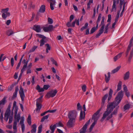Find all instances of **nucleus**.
Listing matches in <instances>:
<instances>
[{
    "instance_id": "nucleus-2",
    "label": "nucleus",
    "mask_w": 133,
    "mask_h": 133,
    "mask_svg": "<svg viewBox=\"0 0 133 133\" xmlns=\"http://www.w3.org/2000/svg\"><path fill=\"white\" fill-rule=\"evenodd\" d=\"M21 118V116L20 115V114L18 113V114H15L14 118V124L13 125V129L14 130H16V131H17V128L16 126L18 123L19 121Z\"/></svg>"
},
{
    "instance_id": "nucleus-59",
    "label": "nucleus",
    "mask_w": 133,
    "mask_h": 133,
    "mask_svg": "<svg viewBox=\"0 0 133 133\" xmlns=\"http://www.w3.org/2000/svg\"><path fill=\"white\" fill-rule=\"evenodd\" d=\"M83 109L84 110V118L85 116V111H86V109L85 105V104H84L83 105Z\"/></svg>"
},
{
    "instance_id": "nucleus-53",
    "label": "nucleus",
    "mask_w": 133,
    "mask_h": 133,
    "mask_svg": "<svg viewBox=\"0 0 133 133\" xmlns=\"http://www.w3.org/2000/svg\"><path fill=\"white\" fill-rule=\"evenodd\" d=\"M3 112H2L1 113V115L0 117V119L1 120V122L2 123H3Z\"/></svg>"
},
{
    "instance_id": "nucleus-56",
    "label": "nucleus",
    "mask_w": 133,
    "mask_h": 133,
    "mask_svg": "<svg viewBox=\"0 0 133 133\" xmlns=\"http://www.w3.org/2000/svg\"><path fill=\"white\" fill-rule=\"evenodd\" d=\"M14 60L13 58L12 57L11 60V63L12 66H13L14 65Z\"/></svg>"
},
{
    "instance_id": "nucleus-55",
    "label": "nucleus",
    "mask_w": 133,
    "mask_h": 133,
    "mask_svg": "<svg viewBox=\"0 0 133 133\" xmlns=\"http://www.w3.org/2000/svg\"><path fill=\"white\" fill-rule=\"evenodd\" d=\"M94 117V118H93V116H92V119L94 120V121L96 120V121H97L99 117H97L96 116H95Z\"/></svg>"
},
{
    "instance_id": "nucleus-28",
    "label": "nucleus",
    "mask_w": 133,
    "mask_h": 133,
    "mask_svg": "<svg viewBox=\"0 0 133 133\" xmlns=\"http://www.w3.org/2000/svg\"><path fill=\"white\" fill-rule=\"evenodd\" d=\"M121 66H118L116 68L114 69L112 71V74H114L117 72L121 68Z\"/></svg>"
},
{
    "instance_id": "nucleus-23",
    "label": "nucleus",
    "mask_w": 133,
    "mask_h": 133,
    "mask_svg": "<svg viewBox=\"0 0 133 133\" xmlns=\"http://www.w3.org/2000/svg\"><path fill=\"white\" fill-rule=\"evenodd\" d=\"M36 89L39 92H43L44 91V89L43 88H41L40 86L38 85L36 87Z\"/></svg>"
},
{
    "instance_id": "nucleus-3",
    "label": "nucleus",
    "mask_w": 133,
    "mask_h": 133,
    "mask_svg": "<svg viewBox=\"0 0 133 133\" xmlns=\"http://www.w3.org/2000/svg\"><path fill=\"white\" fill-rule=\"evenodd\" d=\"M102 20L100 25H102V26L99 31V32L96 35V37L97 38L99 37L103 33L104 31V29L105 26L104 24V16L102 17Z\"/></svg>"
},
{
    "instance_id": "nucleus-22",
    "label": "nucleus",
    "mask_w": 133,
    "mask_h": 133,
    "mask_svg": "<svg viewBox=\"0 0 133 133\" xmlns=\"http://www.w3.org/2000/svg\"><path fill=\"white\" fill-rule=\"evenodd\" d=\"M14 33L11 29H9L6 32V34L8 36H10Z\"/></svg>"
},
{
    "instance_id": "nucleus-34",
    "label": "nucleus",
    "mask_w": 133,
    "mask_h": 133,
    "mask_svg": "<svg viewBox=\"0 0 133 133\" xmlns=\"http://www.w3.org/2000/svg\"><path fill=\"white\" fill-rule=\"evenodd\" d=\"M49 115H48L46 116H44L42 118L41 122H43L46 119H47L49 117Z\"/></svg>"
},
{
    "instance_id": "nucleus-50",
    "label": "nucleus",
    "mask_w": 133,
    "mask_h": 133,
    "mask_svg": "<svg viewBox=\"0 0 133 133\" xmlns=\"http://www.w3.org/2000/svg\"><path fill=\"white\" fill-rule=\"evenodd\" d=\"M10 114V110H6V112L4 115L9 116Z\"/></svg>"
},
{
    "instance_id": "nucleus-7",
    "label": "nucleus",
    "mask_w": 133,
    "mask_h": 133,
    "mask_svg": "<svg viewBox=\"0 0 133 133\" xmlns=\"http://www.w3.org/2000/svg\"><path fill=\"white\" fill-rule=\"evenodd\" d=\"M69 120L67 123L66 125L69 128H71L75 125V120L74 119H69Z\"/></svg>"
},
{
    "instance_id": "nucleus-46",
    "label": "nucleus",
    "mask_w": 133,
    "mask_h": 133,
    "mask_svg": "<svg viewBox=\"0 0 133 133\" xmlns=\"http://www.w3.org/2000/svg\"><path fill=\"white\" fill-rule=\"evenodd\" d=\"M61 127L63 128V130L64 129V125L62 122L60 121L59 122V127Z\"/></svg>"
},
{
    "instance_id": "nucleus-35",
    "label": "nucleus",
    "mask_w": 133,
    "mask_h": 133,
    "mask_svg": "<svg viewBox=\"0 0 133 133\" xmlns=\"http://www.w3.org/2000/svg\"><path fill=\"white\" fill-rule=\"evenodd\" d=\"M102 108L101 107V108L99 109L98 110H97V112L94 113L93 115V118H94V117L95 116H97L98 115V114L100 112V111H101Z\"/></svg>"
},
{
    "instance_id": "nucleus-57",
    "label": "nucleus",
    "mask_w": 133,
    "mask_h": 133,
    "mask_svg": "<svg viewBox=\"0 0 133 133\" xmlns=\"http://www.w3.org/2000/svg\"><path fill=\"white\" fill-rule=\"evenodd\" d=\"M26 67L27 66H26L25 65H24L22 69L21 70V73H22V74L23 73V72L25 71V70Z\"/></svg>"
},
{
    "instance_id": "nucleus-39",
    "label": "nucleus",
    "mask_w": 133,
    "mask_h": 133,
    "mask_svg": "<svg viewBox=\"0 0 133 133\" xmlns=\"http://www.w3.org/2000/svg\"><path fill=\"white\" fill-rule=\"evenodd\" d=\"M88 24L87 23H85L84 25V26H83L81 29V31H83L84 29H87L88 27Z\"/></svg>"
},
{
    "instance_id": "nucleus-47",
    "label": "nucleus",
    "mask_w": 133,
    "mask_h": 133,
    "mask_svg": "<svg viewBox=\"0 0 133 133\" xmlns=\"http://www.w3.org/2000/svg\"><path fill=\"white\" fill-rule=\"evenodd\" d=\"M42 125H41L38 128V133H41L42 132Z\"/></svg>"
},
{
    "instance_id": "nucleus-51",
    "label": "nucleus",
    "mask_w": 133,
    "mask_h": 133,
    "mask_svg": "<svg viewBox=\"0 0 133 133\" xmlns=\"http://www.w3.org/2000/svg\"><path fill=\"white\" fill-rule=\"evenodd\" d=\"M82 90L83 92H85L86 91V86L85 84H84L82 86Z\"/></svg>"
},
{
    "instance_id": "nucleus-33",
    "label": "nucleus",
    "mask_w": 133,
    "mask_h": 133,
    "mask_svg": "<svg viewBox=\"0 0 133 133\" xmlns=\"http://www.w3.org/2000/svg\"><path fill=\"white\" fill-rule=\"evenodd\" d=\"M43 96H41L37 99L36 104H41L42 102V98Z\"/></svg>"
},
{
    "instance_id": "nucleus-36",
    "label": "nucleus",
    "mask_w": 133,
    "mask_h": 133,
    "mask_svg": "<svg viewBox=\"0 0 133 133\" xmlns=\"http://www.w3.org/2000/svg\"><path fill=\"white\" fill-rule=\"evenodd\" d=\"M9 10V9L8 8H6L5 9H3L1 11L2 14H3V15H5V14L6 13H10L9 12H8V11Z\"/></svg>"
},
{
    "instance_id": "nucleus-21",
    "label": "nucleus",
    "mask_w": 133,
    "mask_h": 133,
    "mask_svg": "<svg viewBox=\"0 0 133 133\" xmlns=\"http://www.w3.org/2000/svg\"><path fill=\"white\" fill-rule=\"evenodd\" d=\"M36 106L37 108L36 109V111L38 112H39L42 108V105L41 104H36Z\"/></svg>"
},
{
    "instance_id": "nucleus-37",
    "label": "nucleus",
    "mask_w": 133,
    "mask_h": 133,
    "mask_svg": "<svg viewBox=\"0 0 133 133\" xmlns=\"http://www.w3.org/2000/svg\"><path fill=\"white\" fill-rule=\"evenodd\" d=\"M101 14H99V15L97 21H96V24L98 26V23H99L100 21L101 20Z\"/></svg>"
},
{
    "instance_id": "nucleus-15",
    "label": "nucleus",
    "mask_w": 133,
    "mask_h": 133,
    "mask_svg": "<svg viewBox=\"0 0 133 133\" xmlns=\"http://www.w3.org/2000/svg\"><path fill=\"white\" fill-rule=\"evenodd\" d=\"M16 102L15 101H14L13 103V110H14V114H17V112L18 109V107L16 105Z\"/></svg>"
},
{
    "instance_id": "nucleus-29",
    "label": "nucleus",
    "mask_w": 133,
    "mask_h": 133,
    "mask_svg": "<svg viewBox=\"0 0 133 133\" xmlns=\"http://www.w3.org/2000/svg\"><path fill=\"white\" fill-rule=\"evenodd\" d=\"M122 82L121 81H119L117 85V91L121 90V88Z\"/></svg>"
},
{
    "instance_id": "nucleus-10",
    "label": "nucleus",
    "mask_w": 133,
    "mask_h": 133,
    "mask_svg": "<svg viewBox=\"0 0 133 133\" xmlns=\"http://www.w3.org/2000/svg\"><path fill=\"white\" fill-rule=\"evenodd\" d=\"M20 90L19 91V94L22 101H23L24 98L25 97V95L23 89L21 86H20Z\"/></svg>"
},
{
    "instance_id": "nucleus-17",
    "label": "nucleus",
    "mask_w": 133,
    "mask_h": 133,
    "mask_svg": "<svg viewBox=\"0 0 133 133\" xmlns=\"http://www.w3.org/2000/svg\"><path fill=\"white\" fill-rule=\"evenodd\" d=\"M105 80L106 83H108L109 82L110 79V72H108L107 74V76L106 74L105 75Z\"/></svg>"
},
{
    "instance_id": "nucleus-11",
    "label": "nucleus",
    "mask_w": 133,
    "mask_h": 133,
    "mask_svg": "<svg viewBox=\"0 0 133 133\" xmlns=\"http://www.w3.org/2000/svg\"><path fill=\"white\" fill-rule=\"evenodd\" d=\"M53 29L52 25H49L48 26L43 28V30L45 32H48L52 31Z\"/></svg>"
},
{
    "instance_id": "nucleus-8",
    "label": "nucleus",
    "mask_w": 133,
    "mask_h": 133,
    "mask_svg": "<svg viewBox=\"0 0 133 133\" xmlns=\"http://www.w3.org/2000/svg\"><path fill=\"white\" fill-rule=\"evenodd\" d=\"M119 108V106H118L112 112L111 114L107 118L106 120H108L113 117V115H116L118 111Z\"/></svg>"
},
{
    "instance_id": "nucleus-13",
    "label": "nucleus",
    "mask_w": 133,
    "mask_h": 133,
    "mask_svg": "<svg viewBox=\"0 0 133 133\" xmlns=\"http://www.w3.org/2000/svg\"><path fill=\"white\" fill-rule=\"evenodd\" d=\"M33 29L37 32L41 31V26L39 25H35L34 26Z\"/></svg>"
},
{
    "instance_id": "nucleus-24",
    "label": "nucleus",
    "mask_w": 133,
    "mask_h": 133,
    "mask_svg": "<svg viewBox=\"0 0 133 133\" xmlns=\"http://www.w3.org/2000/svg\"><path fill=\"white\" fill-rule=\"evenodd\" d=\"M133 55V47L131 51L130 52L129 56L128 59V62L129 63H130L131 61V60L132 57Z\"/></svg>"
},
{
    "instance_id": "nucleus-42",
    "label": "nucleus",
    "mask_w": 133,
    "mask_h": 133,
    "mask_svg": "<svg viewBox=\"0 0 133 133\" xmlns=\"http://www.w3.org/2000/svg\"><path fill=\"white\" fill-rule=\"evenodd\" d=\"M36 36L40 38H42V39H45L46 38V37L45 36L40 34H36Z\"/></svg>"
},
{
    "instance_id": "nucleus-44",
    "label": "nucleus",
    "mask_w": 133,
    "mask_h": 133,
    "mask_svg": "<svg viewBox=\"0 0 133 133\" xmlns=\"http://www.w3.org/2000/svg\"><path fill=\"white\" fill-rule=\"evenodd\" d=\"M42 39L40 41V46H42L45 43V41H44V39Z\"/></svg>"
},
{
    "instance_id": "nucleus-18",
    "label": "nucleus",
    "mask_w": 133,
    "mask_h": 133,
    "mask_svg": "<svg viewBox=\"0 0 133 133\" xmlns=\"http://www.w3.org/2000/svg\"><path fill=\"white\" fill-rule=\"evenodd\" d=\"M58 125V124L57 123L56 124H55L53 126L51 125L50 126V129L51 131L50 132L51 133H54L56 125Z\"/></svg>"
},
{
    "instance_id": "nucleus-63",
    "label": "nucleus",
    "mask_w": 133,
    "mask_h": 133,
    "mask_svg": "<svg viewBox=\"0 0 133 133\" xmlns=\"http://www.w3.org/2000/svg\"><path fill=\"white\" fill-rule=\"evenodd\" d=\"M125 94L128 97L130 96V94L129 92L128 91L125 92Z\"/></svg>"
},
{
    "instance_id": "nucleus-43",
    "label": "nucleus",
    "mask_w": 133,
    "mask_h": 133,
    "mask_svg": "<svg viewBox=\"0 0 133 133\" xmlns=\"http://www.w3.org/2000/svg\"><path fill=\"white\" fill-rule=\"evenodd\" d=\"M45 46L47 47L46 48V52L47 53H48V50H50V47L49 44H45Z\"/></svg>"
},
{
    "instance_id": "nucleus-16",
    "label": "nucleus",
    "mask_w": 133,
    "mask_h": 133,
    "mask_svg": "<svg viewBox=\"0 0 133 133\" xmlns=\"http://www.w3.org/2000/svg\"><path fill=\"white\" fill-rule=\"evenodd\" d=\"M76 19H75L73 22H72V24H71V22L70 21L68 22L66 24V25L68 27H75V24L76 23Z\"/></svg>"
},
{
    "instance_id": "nucleus-62",
    "label": "nucleus",
    "mask_w": 133,
    "mask_h": 133,
    "mask_svg": "<svg viewBox=\"0 0 133 133\" xmlns=\"http://www.w3.org/2000/svg\"><path fill=\"white\" fill-rule=\"evenodd\" d=\"M13 120V117L12 116H11L9 117V123H11Z\"/></svg>"
},
{
    "instance_id": "nucleus-25",
    "label": "nucleus",
    "mask_w": 133,
    "mask_h": 133,
    "mask_svg": "<svg viewBox=\"0 0 133 133\" xmlns=\"http://www.w3.org/2000/svg\"><path fill=\"white\" fill-rule=\"evenodd\" d=\"M32 129L31 130V133H35L36 131V126L35 124H34L32 126Z\"/></svg>"
},
{
    "instance_id": "nucleus-31",
    "label": "nucleus",
    "mask_w": 133,
    "mask_h": 133,
    "mask_svg": "<svg viewBox=\"0 0 133 133\" xmlns=\"http://www.w3.org/2000/svg\"><path fill=\"white\" fill-rule=\"evenodd\" d=\"M38 47L37 46H34L32 48L29 50V53L35 51V49Z\"/></svg>"
},
{
    "instance_id": "nucleus-27",
    "label": "nucleus",
    "mask_w": 133,
    "mask_h": 133,
    "mask_svg": "<svg viewBox=\"0 0 133 133\" xmlns=\"http://www.w3.org/2000/svg\"><path fill=\"white\" fill-rule=\"evenodd\" d=\"M45 6L43 5H42L39 9V12H41L43 13L44 12L45 10Z\"/></svg>"
},
{
    "instance_id": "nucleus-1",
    "label": "nucleus",
    "mask_w": 133,
    "mask_h": 133,
    "mask_svg": "<svg viewBox=\"0 0 133 133\" xmlns=\"http://www.w3.org/2000/svg\"><path fill=\"white\" fill-rule=\"evenodd\" d=\"M121 102L119 100L115 98L114 101L112 102L109 103L107 105L106 110L103 114L101 121H103L106 117L112 112L115 107L118 106V105Z\"/></svg>"
},
{
    "instance_id": "nucleus-60",
    "label": "nucleus",
    "mask_w": 133,
    "mask_h": 133,
    "mask_svg": "<svg viewBox=\"0 0 133 133\" xmlns=\"http://www.w3.org/2000/svg\"><path fill=\"white\" fill-rule=\"evenodd\" d=\"M56 109H54L52 110H48L47 111L48 112H49L50 113H54L56 111Z\"/></svg>"
},
{
    "instance_id": "nucleus-54",
    "label": "nucleus",
    "mask_w": 133,
    "mask_h": 133,
    "mask_svg": "<svg viewBox=\"0 0 133 133\" xmlns=\"http://www.w3.org/2000/svg\"><path fill=\"white\" fill-rule=\"evenodd\" d=\"M77 110H80L81 109V107L79 103H77Z\"/></svg>"
},
{
    "instance_id": "nucleus-30",
    "label": "nucleus",
    "mask_w": 133,
    "mask_h": 133,
    "mask_svg": "<svg viewBox=\"0 0 133 133\" xmlns=\"http://www.w3.org/2000/svg\"><path fill=\"white\" fill-rule=\"evenodd\" d=\"M130 105L129 104L125 105L123 107L124 111H125L126 110L129 109L130 108Z\"/></svg>"
},
{
    "instance_id": "nucleus-38",
    "label": "nucleus",
    "mask_w": 133,
    "mask_h": 133,
    "mask_svg": "<svg viewBox=\"0 0 133 133\" xmlns=\"http://www.w3.org/2000/svg\"><path fill=\"white\" fill-rule=\"evenodd\" d=\"M131 47V46H128L127 51L125 52L126 57L128 55L129 51L130 50Z\"/></svg>"
},
{
    "instance_id": "nucleus-26",
    "label": "nucleus",
    "mask_w": 133,
    "mask_h": 133,
    "mask_svg": "<svg viewBox=\"0 0 133 133\" xmlns=\"http://www.w3.org/2000/svg\"><path fill=\"white\" fill-rule=\"evenodd\" d=\"M98 28V25H96V27H94L92 28L90 30V34H91L94 33L97 29Z\"/></svg>"
},
{
    "instance_id": "nucleus-49",
    "label": "nucleus",
    "mask_w": 133,
    "mask_h": 133,
    "mask_svg": "<svg viewBox=\"0 0 133 133\" xmlns=\"http://www.w3.org/2000/svg\"><path fill=\"white\" fill-rule=\"evenodd\" d=\"M50 60L52 62L53 64H55L56 65H57L56 61L53 58H51Z\"/></svg>"
},
{
    "instance_id": "nucleus-64",
    "label": "nucleus",
    "mask_w": 133,
    "mask_h": 133,
    "mask_svg": "<svg viewBox=\"0 0 133 133\" xmlns=\"http://www.w3.org/2000/svg\"><path fill=\"white\" fill-rule=\"evenodd\" d=\"M124 0H120L119 5H122L124 2H126L124 1Z\"/></svg>"
},
{
    "instance_id": "nucleus-58",
    "label": "nucleus",
    "mask_w": 133,
    "mask_h": 133,
    "mask_svg": "<svg viewBox=\"0 0 133 133\" xmlns=\"http://www.w3.org/2000/svg\"><path fill=\"white\" fill-rule=\"evenodd\" d=\"M108 19L107 20V22H110L111 21V15L109 14L108 15Z\"/></svg>"
},
{
    "instance_id": "nucleus-61",
    "label": "nucleus",
    "mask_w": 133,
    "mask_h": 133,
    "mask_svg": "<svg viewBox=\"0 0 133 133\" xmlns=\"http://www.w3.org/2000/svg\"><path fill=\"white\" fill-rule=\"evenodd\" d=\"M123 90L124 92L128 91L127 87L125 85H123Z\"/></svg>"
},
{
    "instance_id": "nucleus-6",
    "label": "nucleus",
    "mask_w": 133,
    "mask_h": 133,
    "mask_svg": "<svg viewBox=\"0 0 133 133\" xmlns=\"http://www.w3.org/2000/svg\"><path fill=\"white\" fill-rule=\"evenodd\" d=\"M90 119H89L85 123L82 128L80 130L79 133H85L86 131V130L87 128V126L89 124Z\"/></svg>"
},
{
    "instance_id": "nucleus-9",
    "label": "nucleus",
    "mask_w": 133,
    "mask_h": 133,
    "mask_svg": "<svg viewBox=\"0 0 133 133\" xmlns=\"http://www.w3.org/2000/svg\"><path fill=\"white\" fill-rule=\"evenodd\" d=\"M123 91L121 90L118 93L117 95L115 98L121 101L123 98Z\"/></svg>"
},
{
    "instance_id": "nucleus-14",
    "label": "nucleus",
    "mask_w": 133,
    "mask_h": 133,
    "mask_svg": "<svg viewBox=\"0 0 133 133\" xmlns=\"http://www.w3.org/2000/svg\"><path fill=\"white\" fill-rule=\"evenodd\" d=\"M108 97V94H107L102 98L101 106V107L102 108H103L104 106V105L105 103V101L107 98Z\"/></svg>"
},
{
    "instance_id": "nucleus-52",
    "label": "nucleus",
    "mask_w": 133,
    "mask_h": 133,
    "mask_svg": "<svg viewBox=\"0 0 133 133\" xmlns=\"http://www.w3.org/2000/svg\"><path fill=\"white\" fill-rule=\"evenodd\" d=\"M48 22L49 24H52L53 23V20L52 19L48 17Z\"/></svg>"
},
{
    "instance_id": "nucleus-5",
    "label": "nucleus",
    "mask_w": 133,
    "mask_h": 133,
    "mask_svg": "<svg viewBox=\"0 0 133 133\" xmlns=\"http://www.w3.org/2000/svg\"><path fill=\"white\" fill-rule=\"evenodd\" d=\"M57 92V91L56 90H52L48 92L46 95V97L49 98L50 97H53L56 95Z\"/></svg>"
},
{
    "instance_id": "nucleus-4",
    "label": "nucleus",
    "mask_w": 133,
    "mask_h": 133,
    "mask_svg": "<svg viewBox=\"0 0 133 133\" xmlns=\"http://www.w3.org/2000/svg\"><path fill=\"white\" fill-rule=\"evenodd\" d=\"M77 112L75 110H72L70 111L68 114V117L69 119H74L75 120V118L77 116Z\"/></svg>"
},
{
    "instance_id": "nucleus-32",
    "label": "nucleus",
    "mask_w": 133,
    "mask_h": 133,
    "mask_svg": "<svg viewBox=\"0 0 133 133\" xmlns=\"http://www.w3.org/2000/svg\"><path fill=\"white\" fill-rule=\"evenodd\" d=\"M4 14L5 15H3V14H2V18L4 19H5L7 17L9 16L10 15V13H6Z\"/></svg>"
},
{
    "instance_id": "nucleus-20",
    "label": "nucleus",
    "mask_w": 133,
    "mask_h": 133,
    "mask_svg": "<svg viewBox=\"0 0 133 133\" xmlns=\"http://www.w3.org/2000/svg\"><path fill=\"white\" fill-rule=\"evenodd\" d=\"M123 52H120L116 56H115L114 58V62H116L117 59L120 58L122 56Z\"/></svg>"
},
{
    "instance_id": "nucleus-48",
    "label": "nucleus",
    "mask_w": 133,
    "mask_h": 133,
    "mask_svg": "<svg viewBox=\"0 0 133 133\" xmlns=\"http://www.w3.org/2000/svg\"><path fill=\"white\" fill-rule=\"evenodd\" d=\"M50 86L49 85H45L43 86L44 90H47L50 87Z\"/></svg>"
},
{
    "instance_id": "nucleus-12",
    "label": "nucleus",
    "mask_w": 133,
    "mask_h": 133,
    "mask_svg": "<svg viewBox=\"0 0 133 133\" xmlns=\"http://www.w3.org/2000/svg\"><path fill=\"white\" fill-rule=\"evenodd\" d=\"M48 2L50 3V7L52 10L54 9V6L55 5L56 2L55 0H47Z\"/></svg>"
},
{
    "instance_id": "nucleus-40",
    "label": "nucleus",
    "mask_w": 133,
    "mask_h": 133,
    "mask_svg": "<svg viewBox=\"0 0 133 133\" xmlns=\"http://www.w3.org/2000/svg\"><path fill=\"white\" fill-rule=\"evenodd\" d=\"M120 12V11H118L117 12V15L116 16V17L115 19V21H116V22H117L118 21V19L119 17V15Z\"/></svg>"
},
{
    "instance_id": "nucleus-41",
    "label": "nucleus",
    "mask_w": 133,
    "mask_h": 133,
    "mask_svg": "<svg viewBox=\"0 0 133 133\" xmlns=\"http://www.w3.org/2000/svg\"><path fill=\"white\" fill-rule=\"evenodd\" d=\"M116 2H113V5L112 6V9L111 10V12H112L114 11V9H115V10L116 9Z\"/></svg>"
},
{
    "instance_id": "nucleus-45",
    "label": "nucleus",
    "mask_w": 133,
    "mask_h": 133,
    "mask_svg": "<svg viewBox=\"0 0 133 133\" xmlns=\"http://www.w3.org/2000/svg\"><path fill=\"white\" fill-rule=\"evenodd\" d=\"M84 117H83V111L82 110H81L80 112V118L79 119L80 120H82L83 118L84 119V118H83Z\"/></svg>"
},
{
    "instance_id": "nucleus-19",
    "label": "nucleus",
    "mask_w": 133,
    "mask_h": 133,
    "mask_svg": "<svg viewBox=\"0 0 133 133\" xmlns=\"http://www.w3.org/2000/svg\"><path fill=\"white\" fill-rule=\"evenodd\" d=\"M130 74L129 71H128L124 74L123 78L124 80H128L129 78Z\"/></svg>"
}]
</instances>
